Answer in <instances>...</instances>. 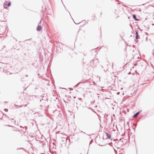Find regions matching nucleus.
I'll list each match as a JSON object with an SVG mask.
<instances>
[{
    "mask_svg": "<svg viewBox=\"0 0 154 154\" xmlns=\"http://www.w3.org/2000/svg\"><path fill=\"white\" fill-rule=\"evenodd\" d=\"M11 5V3L10 2H9L8 5V6H10Z\"/></svg>",
    "mask_w": 154,
    "mask_h": 154,
    "instance_id": "nucleus-5",
    "label": "nucleus"
},
{
    "mask_svg": "<svg viewBox=\"0 0 154 154\" xmlns=\"http://www.w3.org/2000/svg\"><path fill=\"white\" fill-rule=\"evenodd\" d=\"M136 38H137V37L138 36V33H137V32L136 31Z\"/></svg>",
    "mask_w": 154,
    "mask_h": 154,
    "instance_id": "nucleus-6",
    "label": "nucleus"
},
{
    "mask_svg": "<svg viewBox=\"0 0 154 154\" xmlns=\"http://www.w3.org/2000/svg\"><path fill=\"white\" fill-rule=\"evenodd\" d=\"M4 5H5V8H6V7L5 6V5H5V4H4Z\"/></svg>",
    "mask_w": 154,
    "mask_h": 154,
    "instance_id": "nucleus-7",
    "label": "nucleus"
},
{
    "mask_svg": "<svg viewBox=\"0 0 154 154\" xmlns=\"http://www.w3.org/2000/svg\"><path fill=\"white\" fill-rule=\"evenodd\" d=\"M42 29V27L41 26H38L37 28V30L38 31H40Z\"/></svg>",
    "mask_w": 154,
    "mask_h": 154,
    "instance_id": "nucleus-1",
    "label": "nucleus"
},
{
    "mask_svg": "<svg viewBox=\"0 0 154 154\" xmlns=\"http://www.w3.org/2000/svg\"><path fill=\"white\" fill-rule=\"evenodd\" d=\"M133 18H134V19L135 20H138V19H137L136 18V16L134 14L133 15Z\"/></svg>",
    "mask_w": 154,
    "mask_h": 154,
    "instance_id": "nucleus-4",
    "label": "nucleus"
},
{
    "mask_svg": "<svg viewBox=\"0 0 154 154\" xmlns=\"http://www.w3.org/2000/svg\"><path fill=\"white\" fill-rule=\"evenodd\" d=\"M140 113V112H137L136 113L134 116H133V117H136L139 114V113Z\"/></svg>",
    "mask_w": 154,
    "mask_h": 154,
    "instance_id": "nucleus-3",
    "label": "nucleus"
},
{
    "mask_svg": "<svg viewBox=\"0 0 154 154\" xmlns=\"http://www.w3.org/2000/svg\"><path fill=\"white\" fill-rule=\"evenodd\" d=\"M106 134L107 136L108 137V138L109 139H110L111 137V135L110 134H109L107 133H106Z\"/></svg>",
    "mask_w": 154,
    "mask_h": 154,
    "instance_id": "nucleus-2",
    "label": "nucleus"
},
{
    "mask_svg": "<svg viewBox=\"0 0 154 154\" xmlns=\"http://www.w3.org/2000/svg\"><path fill=\"white\" fill-rule=\"evenodd\" d=\"M74 98H75V97H74Z\"/></svg>",
    "mask_w": 154,
    "mask_h": 154,
    "instance_id": "nucleus-8",
    "label": "nucleus"
}]
</instances>
